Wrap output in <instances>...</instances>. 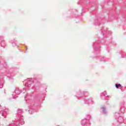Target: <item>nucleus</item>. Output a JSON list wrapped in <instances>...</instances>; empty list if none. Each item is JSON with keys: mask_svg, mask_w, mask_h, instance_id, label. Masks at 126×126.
Wrapping results in <instances>:
<instances>
[{"mask_svg": "<svg viewBox=\"0 0 126 126\" xmlns=\"http://www.w3.org/2000/svg\"><path fill=\"white\" fill-rule=\"evenodd\" d=\"M121 85L120 84H116V87L117 88V89H118L120 87H121Z\"/></svg>", "mask_w": 126, "mask_h": 126, "instance_id": "nucleus-1", "label": "nucleus"}]
</instances>
